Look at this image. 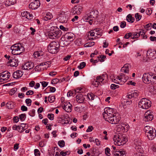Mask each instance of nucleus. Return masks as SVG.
<instances>
[{
	"instance_id": "nucleus-38",
	"label": "nucleus",
	"mask_w": 156,
	"mask_h": 156,
	"mask_svg": "<svg viewBox=\"0 0 156 156\" xmlns=\"http://www.w3.org/2000/svg\"><path fill=\"white\" fill-rule=\"evenodd\" d=\"M123 77H122L121 78H120L119 77H117L115 79H114V82L116 83L120 84H122V81Z\"/></svg>"
},
{
	"instance_id": "nucleus-49",
	"label": "nucleus",
	"mask_w": 156,
	"mask_h": 156,
	"mask_svg": "<svg viewBox=\"0 0 156 156\" xmlns=\"http://www.w3.org/2000/svg\"><path fill=\"white\" fill-rule=\"evenodd\" d=\"M110 149L108 147H107L105 149V153L106 154L107 156H109L110 155Z\"/></svg>"
},
{
	"instance_id": "nucleus-58",
	"label": "nucleus",
	"mask_w": 156,
	"mask_h": 156,
	"mask_svg": "<svg viewBox=\"0 0 156 156\" xmlns=\"http://www.w3.org/2000/svg\"><path fill=\"white\" fill-rule=\"evenodd\" d=\"M34 153L35 156H39L40 153L38 149H35L34 150Z\"/></svg>"
},
{
	"instance_id": "nucleus-34",
	"label": "nucleus",
	"mask_w": 156,
	"mask_h": 156,
	"mask_svg": "<svg viewBox=\"0 0 156 156\" xmlns=\"http://www.w3.org/2000/svg\"><path fill=\"white\" fill-rule=\"evenodd\" d=\"M126 20L128 22L131 23H133L135 20L134 18L132 17V15L130 14L127 16Z\"/></svg>"
},
{
	"instance_id": "nucleus-18",
	"label": "nucleus",
	"mask_w": 156,
	"mask_h": 156,
	"mask_svg": "<svg viewBox=\"0 0 156 156\" xmlns=\"http://www.w3.org/2000/svg\"><path fill=\"white\" fill-rule=\"evenodd\" d=\"M107 77V75L105 74H103L102 75L98 76L96 78V80L101 85L104 84L105 83V81H104L105 77Z\"/></svg>"
},
{
	"instance_id": "nucleus-57",
	"label": "nucleus",
	"mask_w": 156,
	"mask_h": 156,
	"mask_svg": "<svg viewBox=\"0 0 156 156\" xmlns=\"http://www.w3.org/2000/svg\"><path fill=\"white\" fill-rule=\"evenodd\" d=\"M100 83H98L97 80H95L93 83V84L96 87H98L100 84Z\"/></svg>"
},
{
	"instance_id": "nucleus-21",
	"label": "nucleus",
	"mask_w": 156,
	"mask_h": 156,
	"mask_svg": "<svg viewBox=\"0 0 156 156\" xmlns=\"http://www.w3.org/2000/svg\"><path fill=\"white\" fill-rule=\"evenodd\" d=\"M135 148L136 151L139 153H142L144 151L141 147V143L139 142H136L135 143Z\"/></svg>"
},
{
	"instance_id": "nucleus-22",
	"label": "nucleus",
	"mask_w": 156,
	"mask_h": 156,
	"mask_svg": "<svg viewBox=\"0 0 156 156\" xmlns=\"http://www.w3.org/2000/svg\"><path fill=\"white\" fill-rule=\"evenodd\" d=\"M128 126L127 124L122 123L121 125H118V128H120V131H122L123 132H127L128 130Z\"/></svg>"
},
{
	"instance_id": "nucleus-60",
	"label": "nucleus",
	"mask_w": 156,
	"mask_h": 156,
	"mask_svg": "<svg viewBox=\"0 0 156 156\" xmlns=\"http://www.w3.org/2000/svg\"><path fill=\"white\" fill-rule=\"evenodd\" d=\"M151 27H152V24L150 23L146 25L145 27V28L147 30H149V28L150 29H151Z\"/></svg>"
},
{
	"instance_id": "nucleus-24",
	"label": "nucleus",
	"mask_w": 156,
	"mask_h": 156,
	"mask_svg": "<svg viewBox=\"0 0 156 156\" xmlns=\"http://www.w3.org/2000/svg\"><path fill=\"white\" fill-rule=\"evenodd\" d=\"M150 84H153L156 83V74L150 72Z\"/></svg>"
},
{
	"instance_id": "nucleus-28",
	"label": "nucleus",
	"mask_w": 156,
	"mask_h": 156,
	"mask_svg": "<svg viewBox=\"0 0 156 156\" xmlns=\"http://www.w3.org/2000/svg\"><path fill=\"white\" fill-rule=\"evenodd\" d=\"M155 129H154L153 127H151L149 126H145L144 129V132L145 133V135L151 132L153 130H155Z\"/></svg>"
},
{
	"instance_id": "nucleus-61",
	"label": "nucleus",
	"mask_w": 156,
	"mask_h": 156,
	"mask_svg": "<svg viewBox=\"0 0 156 156\" xmlns=\"http://www.w3.org/2000/svg\"><path fill=\"white\" fill-rule=\"evenodd\" d=\"M48 119L51 120H52L54 119V115L52 114H48Z\"/></svg>"
},
{
	"instance_id": "nucleus-37",
	"label": "nucleus",
	"mask_w": 156,
	"mask_h": 156,
	"mask_svg": "<svg viewBox=\"0 0 156 156\" xmlns=\"http://www.w3.org/2000/svg\"><path fill=\"white\" fill-rule=\"evenodd\" d=\"M121 71L125 73H128L129 72V65L126 64L124 65L121 69Z\"/></svg>"
},
{
	"instance_id": "nucleus-20",
	"label": "nucleus",
	"mask_w": 156,
	"mask_h": 156,
	"mask_svg": "<svg viewBox=\"0 0 156 156\" xmlns=\"http://www.w3.org/2000/svg\"><path fill=\"white\" fill-rule=\"evenodd\" d=\"M72 105L69 102L65 103L63 109L67 112H70L72 111Z\"/></svg>"
},
{
	"instance_id": "nucleus-52",
	"label": "nucleus",
	"mask_w": 156,
	"mask_h": 156,
	"mask_svg": "<svg viewBox=\"0 0 156 156\" xmlns=\"http://www.w3.org/2000/svg\"><path fill=\"white\" fill-rule=\"evenodd\" d=\"M35 114V111L34 109H33L30 111L29 113V115L32 117L34 116Z\"/></svg>"
},
{
	"instance_id": "nucleus-26",
	"label": "nucleus",
	"mask_w": 156,
	"mask_h": 156,
	"mask_svg": "<svg viewBox=\"0 0 156 156\" xmlns=\"http://www.w3.org/2000/svg\"><path fill=\"white\" fill-rule=\"evenodd\" d=\"M76 97V100L78 102L82 103L84 102L85 98L82 94H78Z\"/></svg>"
},
{
	"instance_id": "nucleus-56",
	"label": "nucleus",
	"mask_w": 156,
	"mask_h": 156,
	"mask_svg": "<svg viewBox=\"0 0 156 156\" xmlns=\"http://www.w3.org/2000/svg\"><path fill=\"white\" fill-rule=\"evenodd\" d=\"M48 98L49 101L51 103L53 102L55 99V97L54 96L51 97L50 95L49 96Z\"/></svg>"
},
{
	"instance_id": "nucleus-23",
	"label": "nucleus",
	"mask_w": 156,
	"mask_h": 156,
	"mask_svg": "<svg viewBox=\"0 0 156 156\" xmlns=\"http://www.w3.org/2000/svg\"><path fill=\"white\" fill-rule=\"evenodd\" d=\"M151 132L146 134L149 140H152L156 136V133L155 130H153Z\"/></svg>"
},
{
	"instance_id": "nucleus-17",
	"label": "nucleus",
	"mask_w": 156,
	"mask_h": 156,
	"mask_svg": "<svg viewBox=\"0 0 156 156\" xmlns=\"http://www.w3.org/2000/svg\"><path fill=\"white\" fill-rule=\"evenodd\" d=\"M82 7L80 6H75L73 8L72 11L74 14L79 15L82 11Z\"/></svg>"
},
{
	"instance_id": "nucleus-53",
	"label": "nucleus",
	"mask_w": 156,
	"mask_h": 156,
	"mask_svg": "<svg viewBox=\"0 0 156 156\" xmlns=\"http://www.w3.org/2000/svg\"><path fill=\"white\" fill-rule=\"evenodd\" d=\"M58 144L59 146L61 147H64L65 145V142L63 140L59 141L58 142Z\"/></svg>"
},
{
	"instance_id": "nucleus-31",
	"label": "nucleus",
	"mask_w": 156,
	"mask_h": 156,
	"mask_svg": "<svg viewBox=\"0 0 156 156\" xmlns=\"http://www.w3.org/2000/svg\"><path fill=\"white\" fill-rule=\"evenodd\" d=\"M16 2V0H5V4L6 6H8L14 4Z\"/></svg>"
},
{
	"instance_id": "nucleus-32",
	"label": "nucleus",
	"mask_w": 156,
	"mask_h": 156,
	"mask_svg": "<svg viewBox=\"0 0 156 156\" xmlns=\"http://www.w3.org/2000/svg\"><path fill=\"white\" fill-rule=\"evenodd\" d=\"M63 119H62V124L63 125L68 124L69 123L70 119L68 116H64L63 117Z\"/></svg>"
},
{
	"instance_id": "nucleus-45",
	"label": "nucleus",
	"mask_w": 156,
	"mask_h": 156,
	"mask_svg": "<svg viewBox=\"0 0 156 156\" xmlns=\"http://www.w3.org/2000/svg\"><path fill=\"white\" fill-rule=\"evenodd\" d=\"M86 64L85 62H81L80 64V65L78 66V68L79 69H81L85 67V66H86Z\"/></svg>"
},
{
	"instance_id": "nucleus-11",
	"label": "nucleus",
	"mask_w": 156,
	"mask_h": 156,
	"mask_svg": "<svg viewBox=\"0 0 156 156\" xmlns=\"http://www.w3.org/2000/svg\"><path fill=\"white\" fill-rule=\"evenodd\" d=\"M40 5L39 0H34L29 5V8L32 9H35L38 8Z\"/></svg>"
},
{
	"instance_id": "nucleus-64",
	"label": "nucleus",
	"mask_w": 156,
	"mask_h": 156,
	"mask_svg": "<svg viewBox=\"0 0 156 156\" xmlns=\"http://www.w3.org/2000/svg\"><path fill=\"white\" fill-rule=\"evenodd\" d=\"M152 10L150 9H147L146 11V14L148 15H150L152 13Z\"/></svg>"
},
{
	"instance_id": "nucleus-40",
	"label": "nucleus",
	"mask_w": 156,
	"mask_h": 156,
	"mask_svg": "<svg viewBox=\"0 0 156 156\" xmlns=\"http://www.w3.org/2000/svg\"><path fill=\"white\" fill-rule=\"evenodd\" d=\"M44 67H43V66L41 65V63L36 66L35 67V70L38 72L40 71L43 70Z\"/></svg>"
},
{
	"instance_id": "nucleus-16",
	"label": "nucleus",
	"mask_w": 156,
	"mask_h": 156,
	"mask_svg": "<svg viewBox=\"0 0 156 156\" xmlns=\"http://www.w3.org/2000/svg\"><path fill=\"white\" fill-rule=\"evenodd\" d=\"M104 112L103 113V117H104L105 116H107L114 115L113 114V109L109 107H107L105 108L104 110Z\"/></svg>"
},
{
	"instance_id": "nucleus-44",
	"label": "nucleus",
	"mask_w": 156,
	"mask_h": 156,
	"mask_svg": "<svg viewBox=\"0 0 156 156\" xmlns=\"http://www.w3.org/2000/svg\"><path fill=\"white\" fill-rule=\"evenodd\" d=\"M139 37V35L137 33H132L131 38L132 39L138 38Z\"/></svg>"
},
{
	"instance_id": "nucleus-6",
	"label": "nucleus",
	"mask_w": 156,
	"mask_h": 156,
	"mask_svg": "<svg viewBox=\"0 0 156 156\" xmlns=\"http://www.w3.org/2000/svg\"><path fill=\"white\" fill-rule=\"evenodd\" d=\"M97 14H95L94 11H92L89 13L86 14L83 17L84 20L88 22L90 25L92 24L93 20L95 18L97 17Z\"/></svg>"
},
{
	"instance_id": "nucleus-36",
	"label": "nucleus",
	"mask_w": 156,
	"mask_h": 156,
	"mask_svg": "<svg viewBox=\"0 0 156 156\" xmlns=\"http://www.w3.org/2000/svg\"><path fill=\"white\" fill-rule=\"evenodd\" d=\"M138 95V94L137 92H135L131 94H129L127 95V97L129 98H136Z\"/></svg>"
},
{
	"instance_id": "nucleus-50",
	"label": "nucleus",
	"mask_w": 156,
	"mask_h": 156,
	"mask_svg": "<svg viewBox=\"0 0 156 156\" xmlns=\"http://www.w3.org/2000/svg\"><path fill=\"white\" fill-rule=\"evenodd\" d=\"M98 58H99L100 62H102L105 61L104 59L106 58V56L104 55H100V57L98 56Z\"/></svg>"
},
{
	"instance_id": "nucleus-33",
	"label": "nucleus",
	"mask_w": 156,
	"mask_h": 156,
	"mask_svg": "<svg viewBox=\"0 0 156 156\" xmlns=\"http://www.w3.org/2000/svg\"><path fill=\"white\" fill-rule=\"evenodd\" d=\"M44 54V53L42 51H35L34 54V56L35 58H37L40 56H43Z\"/></svg>"
},
{
	"instance_id": "nucleus-42",
	"label": "nucleus",
	"mask_w": 156,
	"mask_h": 156,
	"mask_svg": "<svg viewBox=\"0 0 156 156\" xmlns=\"http://www.w3.org/2000/svg\"><path fill=\"white\" fill-rule=\"evenodd\" d=\"M87 98L90 100H93L94 98V95L93 93H91L87 94Z\"/></svg>"
},
{
	"instance_id": "nucleus-14",
	"label": "nucleus",
	"mask_w": 156,
	"mask_h": 156,
	"mask_svg": "<svg viewBox=\"0 0 156 156\" xmlns=\"http://www.w3.org/2000/svg\"><path fill=\"white\" fill-rule=\"evenodd\" d=\"M147 55L149 59H154L156 58V51L154 50H148L147 51Z\"/></svg>"
},
{
	"instance_id": "nucleus-30",
	"label": "nucleus",
	"mask_w": 156,
	"mask_h": 156,
	"mask_svg": "<svg viewBox=\"0 0 156 156\" xmlns=\"http://www.w3.org/2000/svg\"><path fill=\"white\" fill-rule=\"evenodd\" d=\"M24 127L25 126H23L22 128V130L20 131V126H17L15 125L13 126L12 127V129L14 130H18L20 133H22L25 129L24 128Z\"/></svg>"
},
{
	"instance_id": "nucleus-41",
	"label": "nucleus",
	"mask_w": 156,
	"mask_h": 156,
	"mask_svg": "<svg viewBox=\"0 0 156 156\" xmlns=\"http://www.w3.org/2000/svg\"><path fill=\"white\" fill-rule=\"evenodd\" d=\"M95 33L93 31H91L89 33L88 35V38L89 40H93L95 38V37H93L94 36Z\"/></svg>"
},
{
	"instance_id": "nucleus-19",
	"label": "nucleus",
	"mask_w": 156,
	"mask_h": 156,
	"mask_svg": "<svg viewBox=\"0 0 156 156\" xmlns=\"http://www.w3.org/2000/svg\"><path fill=\"white\" fill-rule=\"evenodd\" d=\"M64 37L66 41H72L73 40L74 38V35L72 33L69 32L66 33L64 35Z\"/></svg>"
},
{
	"instance_id": "nucleus-27",
	"label": "nucleus",
	"mask_w": 156,
	"mask_h": 156,
	"mask_svg": "<svg viewBox=\"0 0 156 156\" xmlns=\"http://www.w3.org/2000/svg\"><path fill=\"white\" fill-rule=\"evenodd\" d=\"M23 75L22 72L20 70H17L14 72L12 75L14 78L16 79L19 78L22 76Z\"/></svg>"
},
{
	"instance_id": "nucleus-12",
	"label": "nucleus",
	"mask_w": 156,
	"mask_h": 156,
	"mask_svg": "<svg viewBox=\"0 0 156 156\" xmlns=\"http://www.w3.org/2000/svg\"><path fill=\"white\" fill-rule=\"evenodd\" d=\"M143 81L146 84H150V72L144 73L142 77Z\"/></svg>"
},
{
	"instance_id": "nucleus-2",
	"label": "nucleus",
	"mask_w": 156,
	"mask_h": 156,
	"mask_svg": "<svg viewBox=\"0 0 156 156\" xmlns=\"http://www.w3.org/2000/svg\"><path fill=\"white\" fill-rule=\"evenodd\" d=\"M12 53L14 55H19L24 50V48L20 44H15L11 47Z\"/></svg>"
},
{
	"instance_id": "nucleus-3",
	"label": "nucleus",
	"mask_w": 156,
	"mask_h": 156,
	"mask_svg": "<svg viewBox=\"0 0 156 156\" xmlns=\"http://www.w3.org/2000/svg\"><path fill=\"white\" fill-rule=\"evenodd\" d=\"M61 44V42L58 44V42L53 41L51 42L48 47V51L52 54H55L58 51V48L60 44Z\"/></svg>"
},
{
	"instance_id": "nucleus-62",
	"label": "nucleus",
	"mask_w": 156,
	"mask_h": 156,
	"mask_svg": "<svg viewBox=\"0 0 156 156\" xmlns=\"http://www.w3.org/2000/svg\"><path fill=\"white\" fill-rule=\"evenodd\" d=\"M60 29L63 30L64 31H67L69 30V28H68L65 27L61 25L59 27Z\"/></svg>"
},
{
	"instance_id": "nucleus-59",
	"label": "nucleus",
	"mask_w": 156,
	"mask_h": 156,
	"mask_svg": "<svg viewBox=\"0 0 156 156\" xmlns=\"http://www.w3.org/2000/svg\"><path fill=\"white\" fill-rule=\"evenodd\" d=\"M140 31L139 32H137L138 34L139 35V36L140 35H144L145 34V33L144 32V30L142 29H139Z\"/></svg>"
},
{
	"instance_id": "nucleus-55",
	"label": "nucleus",
	"mask_w": 156,
	"mask_h": 156,
	"mask_svg": "<svg viewBox=\"0 0 156 156\" xmlns=\"http://www.w3.org/2000/svg\"><path fill=\"white\" fill-rule=\"evenodd\" d=\"M41 65L43 66V67L44 68H46V67H48V62H46L44 63H41Z\"/></svg>"
},
{
	"instance_id": "nucleus-47",
	"label": "nucleus",
	"mask_w": 156,
	"mask_h": 156,
	"mask_svg": "<svg viewBox=\"0 0 156 156\" xmlns=\"http://www.w3.org/2000/svg\"><path fill=\"white\" fill-rule=\"evenodd\" d=\"M135 17L136 19V21H139L140 20L141 17V16L138 13H136L135 14Z\"/></svg>"
},
{
	"instance_id": "nucleus-35",
	"label": "nucleus",
	"mask_w": 156,
	"mask_h": 156,
	"mask_svg": "<svg viewBox=\"0 0 156 156\" xmlns=\"http://www.w3.org/2000/svg\"><path fill=\"white\" fill-rule=\"evenodd\" d=\"M52 18V15L50 12L46 13V16L43 18V20L45 21H47L51 20Z\"/></svg>"
},
{
	"instance_id": "nucleus-63",
	"label": "nucleus",
	"mask_w": 156,
	"mask_h": 156,
	"mask_svg": "<svg viewBox=\"0 0 156 156\" xmlns=\"http://www.w3.org/2000/svg\"><path fill=\"white\" fill-rule=\"evenodd\" d=\"M40 83L41 84L42 87H46L48 84V83L45 81L40 82Z\"/></svg>"
},
{
	"instance_id": "nucleus-39",
	"label": "nucleus",
	"mask_w": 156,
	"mask_h": 156,
	"mask_svg": "<svg viewBox=\"0 0 156 156\" xmlns=\"http://www.w3.org/2000/svg\"><path fill=\"white\" fill-rule=\"evenodd\" d=\"M6 106L8 109H12L14 108V104L12 102L9 101L6 104Z\"/></svg>"
},
{
	"instance_id": "nucleus-29",
	"label": "nucleus",
	"mask_w": 156,
	"mask_h": 156,
	"mask_svg": "<svg viewBox=\"0 0 156 156\" xmlns=\"http://www.w3.org/2000/svg\"><path fill=\"white\" fill-rule=\"evenodd\" d=\"M81 89H77V90H70L68 92L67 94V96L68 97H70L71 96H74L75 94L76 93H79Z\"/></svg>"
},
{
	"instance_id": "nucleus-8",
	"label": "nucleus",
	"mask_w": 156,
	"mask_h": 156,
	"mask_svg": "<svg viewBox=\"0 0 156 156\" xmlns=\"http://www.w3.org/2000/svg\"><path fill=\"white\" fill-rule=\"evenodd\" d=\"M10 76V73L8 71H5L0 73V82H3L8 80Z\"/></svg>"
},
{
	"instance_id": "nucleus-9",
	"label": "nucleus",
	"mask_w": 156,
	"mask_h": 156,
	"mask_svg": "<svg viewBox=\"0 0 156 156\" xmlns=\"http://www.w3.org/2000/svg\"><path fill=\"white\" fill-rule=\"evenodd\" d=\"M8 63L11 66L16 67L18 65V59L15 56L11 57Z\"/></svg>"
},
{
	"instance_id": "nucleus-7",
	"label": "nucleus",
	"mask_w": 156,
	"mask_h": 156,
	"mask_svg": "<svg viewBox=\"0 0 156 156\" xmlns=\"http://www.w3.org/2000/svg\"><path fill=\"white\" fill-rule=\"evenodd\" d=\"M48 36L49 38L53 39L59 38L61 34V32L60 30L58 29L57 30H51L48 31Z\"/></svg>"
},
{
	"instance_id": "nucleus-43",
	"label": "nucleus",
	"mask_w": 156,
	"mask_h": 156,
	"mask_svg": "<svg viewBox=\"0 0 156 156\" xmlns=\"http://www.w3.org/2000/svg\"><path fill=\"white\" fill-rule=\"evenodd\" d=\"M17 90V88L16 87H14L10 91L9 94L10 95H12L14 94L15 93L16 91Z\"/></svg>"
},
{
	"instance_id": "nucleus-10",
	"label": "nucleus",
	"mask_w": 156,
	"mask_h": 156,
	"mask_svg": "<svg viewBox=\"0 0 156 156\" xmlns=\"http://www.w3.org/2000/svg\"><path fill=\"white\" fill-rule=\"evenodd\" d=\"M34 66V63L31 62H28L22 65V68L23 69L29 70L32 69Z\"/></svg>"
},
{
	"instance_id": "nucleus-15",
	"label": "nucleus",
	"mask_w": 156,
	"mask_h": 156,
	"mask_svg": "<svg viewBox=\"0 0 156 156\" xmlns=\"http://www.w3.org/2000/svg\"><path fill=\"white\" fill-rule=\"evenodd\" d=\"M59 20L62 23H66L67 22L68 19V16L65 14H61L58 17Z\"/></svg>"
},
{
	"instance_id": "nucleus-1",
	"label": "nucleus",
	"mask_w": 156,
	"mask_h": 156,
	"mask_svg": "<svg viewBox=\"0 0 156 156\" xmlns=\"http://www.w3.org/2000/svg\"><path fill=\"white\" fill-rule=\"evenodd\" d=\"M113 140L115 144L119 146L124 144L127 141L126 135L120 133L115 135Z\"/></svg>"
},
{
	"instance_id": "nucleus-4",
	"label": "nucleus",
	"mask_w": 156,
	"mask_h": 156,
	"mask_svg": "<svg viewBox=\"0 0 156 156\" xmlns=\"http://www.w3.org/2000/svg\"><path fill=\"white\" fill-rule=\"evenodd\" d=\"M105 120L112 124H118L120 121V118L114 115L105 116L103 117Z\"/></svg>"
},
{
	"instance_id": "nucleus-46",
	"label": "nucleus",
	"mask_w": 156,
	"mask_h": 156,
	"mask_svg": "<svg viewBox=\"0 0 156 156\" xmlns=\"http://www.w3.org/2000/svg\"><path fill=\"white\" fill-rule=\"evenodd\" d=\"M94 44L95 43L94 42H92L86 44L84 45V46L86 47H90L91 46L94 45Z\"/></svg>"
},
{
	"instance_id": "nucleus-51",
	"label": "nucleus",
	"mask_w": 156,
	"mask_h": 156,
	"mask_svg": "<svg viewBox=\"0 0 156 156\" xmlns=\"http://www.w3.org/2000/svg\"><path fill=\"white\" fill-rule=\"evenodd\" d=\"M132 102V101L130 100H126L124 101L123 104L125 105H128L131 104Z\"/></svg>"
},
{
	"instance_id": "nucleus-13",
	"label": "nucleus",
	"mask_w": 156,
	"mask_h": 156,
	"mask_svg": "<svg viewBox=\"0 0 156 156\" xmlns=\"http://www.w3.org/2000/svg\"><path fill=\"white\" fill-rule=\"evenodd\" d=\"M144 120L146 122L151 121L153 119L154 116L151 112L147 111L144 114Z\"/></svg>"
},
{
	"instance_id": "nucleus-54",
	"label": "nucleus",
	"mask_w": 156,
	"mask_h": 156,
	"mask_svg": "<svg viewBox=\"0 0 156 156\" xmlns=\"http://www.w3.org/2000/svg\"><path fill=\"white\" fill-rule=\"evenodd\" d=\"M119 87V85L114 84H112L111 85V88L112 90H115Z\"/></svg>"
},
{
	"instance_id": "nucleus-25",
	"label": "nucleus",
	"mask_w": 156,
	"mask_h": 156,
	"mask_svg": "<svg viewBox=\"0 0 156 156\" xmlns=\"http://www.w3.org/2000/svg\"><path fill=\"white\" fill-rule=\"evenodd\" d=\"M21 14L23 16L25 17L26 18L28 19H32L33 17V15L27 11L22 12Z\"/></svg>"
},
{
	"instance_id": "nucleus-48",
	"label": "nucleus",
	"mask_w": 156,
	"mask_h": 156,
	"mask_svg": "<svg viewBox=\"0 0 156 156\" xmlns=\"http://www.w3.org/2000/svg\"><path fill=\"white\" fill-rule=\"evenodd\" d=\"M25 102L28 106H30L31 105L32 101L30 99H27L25 100Z\"/></svg>"
},
{
	"instance_id": "nucleus-5",
	"label": "nucleus",
	"mask_w": 156,
	"mask_h": 156,
	"mask_svg": "<svg viewBox=\"0 0 156 156\" xmlns=\"http://www.w3.org/2000/svg\"><path fill=\"white\" fill-rule=\"evenodd\" d=\"M151 102L146 98H142L138 103L139 107L145 109H147L151 107Z\"/></svg>"
}]
</instances>
